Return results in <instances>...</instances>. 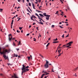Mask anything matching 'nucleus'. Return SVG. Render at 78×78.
Here are the masks:
<instances>
[{
	"label": "nucleus",
	"instance_id": "obj_1",
	"mask_svg": "<svg viewBox=\"0 0 78 78\" xmlns=\"http://www.w3.org/2000/svg\"><path fill=\"white\" fill-rule=\"evenodd\" d=\"M2 48L0 47V53L1 55H3V57H4V58L5 59V60L6 59H8V57H6V53H9V50H8L7 49H5L2 52Z\"/></svg>",
	"mask_w": 78,
	"mask_h": 78
},
{
	"label": "nucleus",
	"instance_id": "obj_2",
	"mask_svg": "<svg viewBox=\"0 0 78 78\" xmlns=\"http://www.w3.org/2000/svg\"><path fill=\"white\" fill-rule=\"evenodd\" d=\"M22 72L21 73L22 75H23V74L24 73L26 72L27 71H29V69H26L25 68V66L24 65H23V67L22 69Z\"/></svg>",
	"mask_w": 78,
	"mask_h": 78
},
{
	"label": "nucleus",
	"instance_id": "obj_3",
	"mask_svg": "<svg viewBox=\"0 0 78 78\" xmlns=\"http://www.w3.org/2000/svg\"><path fill=\"white\" fill-rule=\"evenodd\" d=\"M9 38L8 40L9 41V42H11L12 41V40H14L16 39V38H14L12 39V36L11 35V34H9L8 35Z\"/></svg>",
	"mask_w": 78,
	"mask_h": 78
},
{
	"label": "nucleus",
	"instance_id": "obj_4",
	"mask_svg": "<svg viewBox=\"0 0 78 78\" xmlns=\"http://www.w3.org/2000/svg\"><path fill=\"white\" fill-rule=\"evenodd\" d=\"M43 15H44V16L45 17H46L45 18L46 20H49V18H50V15H46V13H43Z\"/></svg>",
	"mask_w": 78,
	"mask_h": 78
},
{
	"label": "nucleus",
	"instance_id": "obj_5",
	"mask_svg": "<svg viewBox=\"0 0 78 78\" xmlns=\"http://www.w3.org/2000/svg\"><path fill=\"white\" fill-rule=\"evenodd\" d=\"M46 63L44 65V68L45 69H47V68H48V64H49V62L47 60H46Z\"/></svg>",
	"mask_w": 78,
	"mask_h": 78
},
{
	"label": "nucleus",
	"instance_id": "obj_6",
	"mask_svg": "<svg viewBox=\"0 0 78 78\" xmlns=\"http://www.w3.org/2000/svg\"><path fill=\"white\" fill-rule=\"evenodd\" d=\"M34 15H32L30 17V19H31V20H32L33 21H34V19H33L34 17Z\"/></svg>",
	"mask_w": 78,
	"mask_h": 78
},
{
	"label": "nucleus",
	"instance_id": "obj_7",
	"mask_svg": "<svg viewBox=\"0 0 78 78\" xmlns=\"http://www.w3.org/2000/svg\"><path fill=\"white\" fill-rule=\"evenodd\" d=\"M32 6L33 7V8L35 9V7L34 6V3H33V2H32Z\"/></svg>",
	"mask_w": 78,
	"mask_h": 78
},
{
	"label": "nucleus",
	"instance_id": "obj_8",
	"mask_svg": "<svg viewBox=\"0 0 78 78\" xmlns=\"http://www.w3.org/2000/svg\"><path fill=\"white\" fill-rule=\"evenodd\" d=\"M61 49H59L58 51V54H60V52H61Z\"/></svg>",
	"mask_w": 78,
	"mask_h": 78
},
{
	"label": "nucleus",
	"instance_id": "obj_9",
	"mask_svg": "<svg viewBox=\"0 0 78 78\" xmlns=\"http://www.w3.org/2000/svg\"><path fill=\"white\" fill-rule=\"evenodd\" d=\"M38 23H39V24H42V25H44V23H42V22H38Z\"/></svg>",
	"mask_w": 78,
	"mask_h": 78
},
{
	"label": "nucleus",
	"instance_id": "obj_10",
	"mask_svg": "<svg viewBox=\"0 0 78 78\" xmlns=\"http://www.w3.org/2000/svg\"><path fill=\"white\" fill-rule=\"evenodd\" d=\"M28 8L29 9H30V11L31 12H32V10H31V8H30V7H29L28 6Z\"/></svg>",
	"mask_w": 78,
	"mask_h": 78
},
{
	"label": "nucleus",
	"instance_id": "obj_11",
	"mask_svg": "<svg viewBox=\"0 0 78 78\" xmlns=\"http://www.w3.org/2000/svg\"><path fill=\"white\" fill-rule=\"evenodd\" d=\"M45 75V74H43L41 75V78H43V76Z\"/></svg>",
	"mask_w": 78,
	"mask_h": 78
},
{
	"label": "nucleus",
	"instance_id": "obj_12",
	"mask_svg": "<svg viewBox=\"0 0 78 78\" xmlns=\"http://www.w3.org/2000/svg\"><path fill=\"white\" fill-rule=\"evenodd\" d=\"M14 56H16V57H17L18 55L17 54H14Z\"/></svg>",
	"mask_w": 78,
	"mask_h": 78
},
{
	"label": "nucleus",
	"instance_id": "obj_13",
	"mask_svg": "<svg viewBox=\"0 0 78 78\" xmlns=\"http://www.w3.org/2000/svg\"><path fill=\"white\" fill-rule=\"evenodd\" d=\"M39 15L40 16H41V17H44V16L43 15H42L41 14H39Z\"/></svg>",
	"mask_w": 78,
	"mask_h": 78
},
{
	"label": "nucleus",
	"instance_id": "obj_14",
	"mask_svg": "<svg viewBox=\"0 0 78 78\" xmlns=\"http://www.w3.org/2000/svg\"><path fill=\"white\" fill-rule=\"evenodd\" d=\"M59 42V41H54L53 43V44H55V43H58Z\"/></svg>",
	"mask_w": 78,
	"mask_h": 78
},
{
	"label": "nucleus",
	"instance_id": "obj_15",
	"mask_svg": "<svg viewBox=\"0 0 78 78\" xmlns=\"http://www.w3.org/2000/svg\"><path fill=\"white\" fill-rule=\"evenodd\" d=\"M22 28H23V27H19V29L20 30H22Z\"/></svg>",
	"mask_w": 78,
	"mask_h": 78
},
{
	"label": "nucleus",
	"instance_id": "obj_16",
	"mask_svg": "<svg viewBox=\"0 0 78 78\" xmlns=\"http://www.w3.org/2000/svg\"><path fill=\"white\" fill-rule=\"evenodd\" d=\"M46 74H45V75H47L49 74V73H47L46 72L45 73Z\"/></svg>",
	"mask_w": 78,
	"mask_h": 78
},
{
	"label": "nucleus",
	"instance_id": "obj_17",
	"mask_svg": "<svg viewBox=\"0 0 78 78\" xmlns=\"http://www.w3.org/2000/svg\"><path fill=\"white\" fill-rule=\"evenodd\" d=\"M20 41H19L18 42L19 44H18V45H20Z\"/></svg>",
	"mask_w": 78,
	"mask_h": 78
},
{
	"label": "nucleus",
	"instance_id": "obj_18",
	"mask_svg": "<svg viewBox=\"0 0 78 78\" xmlns=\"http://www.w3.org/2000/svg\"><path fill=\"white\" fill-rule=\"evenodd\" d=\"M14 22V20H12V22L11 23V25H12L13 24V22Z\"/></svg>",
	"mask_w": 78,
	"mask_h": 78
},
{
	"label": "nucleus",
	"instance_id": "obj_19",
	"mask_svg": "<svg viewBox=\"0 0 78 78\" xmlns=\"http://www.w3.org/2000/svg\"><path fill=\"white\" fill-rule=\"evenodd\" d=\"M73 43V42L71 41L69 42V44H72Z\"/></svg>",
	"mask_w": 78,
	"mask_h": 78
},
{
	"label": "nucleus",
	"instance_id": "obj_20",
	"mask_svg": "<svg viewBox=\"0 0 78 78\" xmlns=\"http://www.w3.org/2000/svg\"><path fill=\"white\" fill-rule=\"evenodd\" d=\"M27 11L28 12H30L29 11V9H27Z\"/></svg>",
	"mask_w": 78,
	"mask_h": 78
},
{
	"label": "nucleus",
	"instance_id": "obj_21",
	"mask_svg": "<svg viewBox=\"0 0 78 78\" xmlns=\"http://www.w3.org/2000/svg\"><path fill=\"white\" fill-rule=\"evenodd\" d=\"M35 15H36V16H37L38 17H39V15L37 14V13H35Z\"/></svg>",
	"mask_w": 78,
	"mask_h": 78
},
{
	"label": "nucleus",
	"instance_id": "obj_22",
	"mask_svg": "<svg viewBox=\"0 0 78 78\" xmlns=\"http://www.w3.org/2000/svg\"><path fill=\"white\" fill-rule=\"evenodd\" d=\"M37 11L38 12H41V11H39V10H37Z\"/></svg>",
	"mask_w": 78,
	"mask_h": 78
},
{
	"label": "nucleus",
	"instance_id": "obj_23",
	"mask_svg": "<svg viewBox=\"0 0 78 78\" xmlns=\"http://www.w3.org/2000/svg\"><path fill=\"white\" fill-rule=\"evenodd\" d=\"M66 45H64L63 46V47H64L65 48H66V47L65 46H66Z\"/></svg>",
	"mask_w": 78,
	"mask_h": 78
},
{
	"label": "nucleus",
	"instance_id": "obj_24",
	"mask_svg": "<svg viewBox=\"0 0 78 78\" xmlns=\"http://www.w3.org/2000/svg\"><path fill=\"white\" fill-rule=\"evenodd\" d=\"M29 67V66H27V67L25 66V69H28Z\"/></svg>",
	"mask_w": 78,
	"mask_h": 78
},
{
	"label": "nucleus",
	"instance_id": "obj_25",
	"mask_svg": "<svg viewBox=\"0 0 78 78\" xmlns=\"http://www.w3.org/2000/svg\"><path fill=\"white\" fill-rule=\"evenodd\" d=\"M13 46H16V44H15V43H14V42H13Z\"/></svg>",
	"mask_w": 78,
	"mask_h": 78
},
{
	"label": "nucleus",
	"instance_id": "obj_26",
	"mask_svg": "<svg viewBox=\"0 0 78 78\" xmlns=\"http://www.w3.org/2000/svg\"><path fill=\"white\" fill-rule=\"evenodd\" d=\"M27 58H28V60H30V57H27Z\"/></svg>",
	"mask_w": 78,
	"mask_h": 78
},
{
	"label": "nucleus",
	"instance_id": "obj_27",
	"mask_svg": "<svg viewBox=\"0 0 78 78\" xmlns=\"http://www.w3.org/2000/svg\"><path fill=\"white\" fill-rule=\"evenodd\" d=\"M2 11H3V9H0V12H2Z\"/></svg>",
	"mask_w": 78,
	"mask_h": 78
},
{
	"label": "nucleus",
	"instance_id": "obj_28",
	"mask_svg": "<svg viewBox=\"0 0 78 78\" xmlns=\"http://www.w3.org/2000/svg\"><path fill=\"white\" fill-rule=\"evenodd\" d=\"M49 44H50V43H48V44H47V45H46V47H47L48 46Z\"/></svg>",
	"mask_w": 78,
	"mask_h": 78
},
{
	"label": "nucleus",
	"instance_id": "obj_29",
	"mask_svg": "<svg viewBox=\"0 0 78 78\" xmlns=\"http://www.w3.org/2000/svg\"><path fill=\"white\" fill-rule=\"evenodd\" d=\"M29 6H31V3L30 2H29Z\"/></svg>",
	"mask_w": 78,
	"mask_h": 78
},
{
	"label": "nucleus",
	"instance_id": "obj_30",
	"mask_svg": "<svg viewBox=\"0 0 78 78\" xmlns=\"http://www.w3.org/2000/svg\"><path fill=\"white\" fill-rule=\"evenodd\" d=\"M52 72H55V71H54V70H53V68L52 69Z\"/></svg>",
	"mask_w": 78,
	"mask_h": 78
},
{
	"label": "nucleus",
	"instance_id": "obj_31",
	"mask_svg": "<svg viewBox=\"0 0 78 78\" xmlns=\"http://www.w3.org/2000/svg\"><path fill=\"white\" fill-rule=\"evenodd\" d=\"M62 37H63V38H64V34H63L62 36Z\"/></svg>",
	"mask_w": 78,
	"mask_h": 78
},
{
	"label": "nucleus",
	"instance_id": "obj_32",
	"mask_svg": "<svg viewBox=\"0 0 78 78\" xmlns=\"http://www.w3.org/2000/svg\"><path fill=\"white\" fill-rule=\"evenodd\" d=\"M69 34H68V35L67 36H66L65 37H69Z\"/></svg>",
	"mask_w": 78,
	"mask_h": 78
},
{
	"label": "nucleus",
	"instance_id": "obj_33",
	"mask_svg": "<svg viewBox=\"0 0 78 78\" xmlns=\"http://www.w3.org/2000/svg\"><path fill=\"white\" fill-rule=\"evenodd\" d=\"M39 2V3H41V0H38L37 1V2Z\"/></svg>",
	"mask_w": 78,
	"mask_h": 78
},
{
	"label": "nucleus",
	"instance_id": "obj_34",
	"mask_svg": "<svg viewBox=\"0 0 78 78\" xmlns=\"http://www.w3.org/2000/svg\"><path fill=\"white\" fill-rule=\"evenodd\" d=\"M58 11H57L55 13V14H58Z\"/></svg>",
	"mask_w": 78,
	"mask_h": 78
},
{
	"label": "nucleus",
	"instance_id": "obj_35",
	"mask_svg": "<svg viewBox=\"0 0 78 78\" xmlns=\"http://www.w3.org/2000/svg\"><path fill=\"white\" fill-rule=\"evenodd\" d=\"M39 19H40L41 20H43L42 18H39Z\"/></svg>",
	"mask_w": 78,
	"mask_h": 78
},
{
	"label": "nucleus",
	"instance_id": "obj_36",
	"mask_svg": "<svg viewBox=\"0 0 78 78\" xmlns=\"http://www.w3.org/2000/svg\"><path fill=\"white\" fill-rule=\"evenodd\" d=\"M54 41H58V39L57 38H56V39L54 40Z\"/></svg>",
	"mask_w": 78,
	"mask_h": 78
},
{
	"label": "nucleus",
	"instance_id": "obj_37",
	"mask_svg": "<svg viewBox=\"0 0 78 78\" xmlns=\"http://www.w3.org/2000/svg\"><path fill=\"white\" fill-rule=\"evenodd\" d=\"M59 27H60V28H63V27H61V26H59Z\"/></svg>",
	"mask_w": 78,
	"mask_h": 78
},
{
	"label": "nucleus",
	"instance_id": "obj_38",
	"mask_svg": "<svg viewBox=\"0 0 78 78\" xmlns=\"http://www.w3.org/2000/svg\"><path fill=\"white\" fill-rule=\"evenodd\" d=\"M55 27V25H52L51 26V27L52 28H53V27Z\"/></svg>",
	"mask_w": 78,
	"mask_h": 78
},
{
	"label": "nucleus",
	"instance_id": "obj_39",
	"mask_svg": "<svg viewBox=\"0 0 78 78\" xmlns=\"http://www.w3.org/2000/svg\"><path fill=\"white\" fill-rule=\"evenodd\" d=\"M61 53L59 54V55H58V56H61Z\"/></svg>",
	"mask_w": 78,
	"mask_h": 78
},
{
	"label": "nucleus",
	"instance_id": "obj_40",
	"mask_svg": "<svg viewBox=\"0 0 78 78\" xmlns=\"http://www.w3.org/2000/svg\"><path fill=\"white\" fill-rule=\"evenodd\" d=\"M20 19H21V18H19L18 20L17 21H19V20H20Z\"/></svg>",
	"mask_w": 78,
	"mask_h": 78
},
{
	"label": "nucleus",
	"instance_id": "obj_41",
	"mask_svg": "<svg viewBox=\"0 0 78 78\" xmlns=\"http://www.w3.org/2000/svg\"><path fill=\"white\" fill-rule=\"evenodd\" d=\"M61 48V47H58V48H57V50H58V48Z\"/></svg>",
	"mask_w": 78,
	"mask_h": 78
},
{
	"label": "nucleus",
	"instance_id": "obj_42",
	"mask_svg": "<svg viewBox=\"0 0 78 78\" xmlns=\"http://www.w3.org/2000/svg\"><path fill=\"white\" fill-rule=\"evenodd\" d=\"M17 33H20V31H19V30H17Z\"/></svg>",
	"mask_w": 78,
	"mask_h": 78
},
{
	"label": "nucleus",
	"instance_id": "obj_43",
	"mask_svg": "<svg viewBox=\"0 0 78 78\" xmlns=\"http://www.w3.org/2000/svg\"><path fill=\"white\" fill-rule=\"evenodd\" d=\"M78 68V66L75 69V70H76Z\"/></svg>",
	"mask_w": 78,
	"mask_h": 78
},
{
	"label": "nucleus",
	"instance_id": "obj_44",
	"mask_svg": "<svg viewBox=\"0 0 78 78\" xmlns=\"http://www.w3.org/2000/svg\"><path fill=\"white\" fill-rule=\"evenodd\" d=\"M16 50L17 51H18V50H19V49L16 48Z\"/></svg>",
	"mask_w": 78,
	"mask_h": 78
},
{
	"label": "nucleus",
	"instance_id": "obj_45",
	"mask_svg": "<svg viewBox=\"0 0 78 78\" xmlns=\"http://www.w3.org/2000/svg\"><path fill=\"white\" fill-rule=\"evenodd\" d=\"M16 17V16H14V17L13 18H12V19H14V18Z\"/></svg>",
	"mask_w": 78,
	"mask_h": 78
},
{
	"label": "nucleus",
	"instance_id": "obj_46",
	"mask_svg": "<svg viewBox=\"0 0 78 78\" xmlns=\"http://www.w3.org/2000/svg\"><path fill=\"white\" fill-rule=\"evenodd\" d=\"M30 35V34H27L26 35V36H29Z\"/></svg>",
	"mask_w": 78,
	"mask_h": 78
},
{
	"label": "nucleus",
	"instance_id": "obj_47",
	"mask_svg": "<svg viewBox=\"0 0 78 78\" xmlns=\"http://www.w3.org/2000/svg\"><path fill=\"white\" fill-rule=\"evenodd\" d=\"M61 45V44H60L58 46L59 47H60Z\"/></svg>",
	"mask_w": 78,
	"mask_h": 78
},
{
	"label": "nucleus",
	"instance_id": "obj_48",
	"mask_svg": "<svg viewBox=\"0 0 78 78\" xmlns=\"http://www.w3.org/2000/svg\"><path fill=\"white\" fill-rule=\"evenodd\" d=\"M43 72H44V73H46V72H45V71H43L42 72V73H43Z\"/></svg>",
	"mask_w": 78,
	"mask_h": 78
},
{
	"label": "nucleus",
	"instance_id": "obj_49",
	"mask_svg": "<svg viewBox=\"0 0 78 78\" xmlns=\"http://www.w3.org/2000/svg\"><path fill=\"white\" fill-rule=\"evenodd\" d=\"M69 43H67L66 45H69Z\"/></svg>",
	"mask_w": 78,
	"mask_h": 78
},
{
	"label": "nucleus",
	"instance_id": "obj_50",
	"mask_svg": "<svg viewBox=\"0 0 78 78\" xmlns=\"http://www.w3.org/2000/svg\"><path fill=\"white\" fill-rule=\"evenodd\" d=\"M40 56H41V57H43V56H42V55H40Z\"/></svg>",
	"mask_w": 78,
	"mask_h": 78
},
{
	"label": "nucleus",
	"instance_id": "obj_51",
	"mask_svg": "<svg viewBox=\"0 0 78 78\" xmlns=\"http://www.w3.org/2000/svg\"><path fill=\"white\" fill-rule=\"evenodd\" d=\"M69 46H71V45H71V44H69Z\"/></svg>",
	"mask_w": 78,
	"mask_h": 78
},
{
	"label": "nucleus",
	"instance_id": "obj_52",
	"mask_svg": "<svg viewBox=\"0 0 78 78\" xmlns=\"http://www.w3.org/2000/svg\"><path fill=\"white\" fill-rule=\"evenodd\" d=\"M26 6H28V4L27 3V4H26Z\"/></svg>",
	"mask_w": 78,
	"mask_h": 78
},
{
	"label": "nucleus",
	"instance_id": "obj_53",
	"mask_svg": "<svg viewBox=\"0 0 78 78\" xmlns=\"http://www.w3.org/2000/svg\"><path fill=\"white\" fill-rule=\"evenodd\" d=\"M36 29H37V30H38V27H36Z\"/></svg>",
	"mask_w": 78,
	"mask_h": 78
},
{
	"label": "nucleus",
	"instance_id": "obj_54",
	"mask_svg": "<svg viewBox=\"0 0 78 78\" xmlns=\"http://www.w3.org/2000/svg\"><path fill=\"white\" fill-rule=\"evenodd\" d=\"M35 24H36V23H33V25H35Z\"/></svg>",
	"mask_w": 78,
	"mask_h": 78
},
{
	"label": "nucleus",
	"instance_id": "obj_55",
	"mask_svg": "<svg viewBox=\"0 0 78 78\" xmlns=\"http://www.w3.org/2000/svg\"><path fill=\"white\" fill-rule=\"evenodd\" d=\"M0 75H1V76H2L3 75V74H0Z\"/></svg>",
	"mask_w": 78,
	"mask_h": 78
},
{
	"label": "nucleus",
	"instance_id": "obj_56",
	"mask_svg": "<svg viewBox=\"0 0 78 78\" xmlns=\"http://www.w3.org/2000/svg\"><path fill=\"white\" fill-rule=\"evenodd\" d=\"M69 45H68V46H66V47H67V48H68V47H69Z\"/></svg>",
	"mask_w": 78,
	"mask_h": 78
},
{
	"label": "nucleus",
	"instance_id": "obj_57",
	"mask_svg": "<svg viewBox=\"0 0 78 78\" xmlns=\"http://www.w3.org/2000/svg\"><path fill=\"white\" fill-rule=\"evenodd\" d=\"M62 24V22H60L59 23V24Z\"/></svg>",
	"mask_w": 78,
	"mask_h": 78
},
{
	"label": "nucleus",
	"instance_id": "obj_58",
	"mask_svg": "<svg viewBox=\"0 0 78 78\" xmlns=\"http://www.w3.org/2000/svg\"><path fill=\"white\" fill-rule=\"evenodd\" d=\"M27 14H28V15H30V13H27Z\"/></svg>",
	"mask_w": 78,
	"mask_h": 78
},
{
	"label": "nucleus",
	"instance_id": "obj_59",
	"mask_svg": "<svg viewBox=\"0 0 78 78\" xmlns=\"http://www.w3.org/2000/svg\"><path fill=\"white\" fill-rule=\"evenodd\" d=\"M18 2H20V0H18Z\"/></svg>",
	"mask_w": 78,
	"mask_h": 78
},
{
	"label": "nucleus",
	"instance_id": "obj_60",
	"mask_svg": "<svg viewBox=\"0 0 78 78\" xmlns=\"http://www.w3.org/2000/svg\"><path fill=\"white\" fill-rule=\"evenodd\" d=\"M42 2H42L41 4V5H42Z\"/></svg>",
	"mask_w": 78,
	"mask_h": 78
},
{
	"label": "nucleus",
	"instance_id": "obj_61",
	"mask_svg": "<svg viewBox=\"0 0 78 78\" xmlns=\"http://www.w3.org/2000/svg\"><path fill=\"white\" fill-rule=\"evenodd\" d=\"M34 41H36V39H34Z\"/></svg>",
	"mask_w": 78,
	"mask_h": 78
},
{
	"label": "nucleus",
	"instance_id": "obj_62",
	"mask_svg": "<svg viewBox=\"0 0 78 78\" xmlns=\"http://www.w3.org/2000/svg\"><path fill=\"white\" fill-rule=\"evenodd\" d=\"M21 33H23V30H22L21 31Z\"/></svg>",
	"mask_w": 78,
	"mask_h": 78
},
{
	"label": "nucleus",
	"instance_id": "obj_63",
	"mask_svg": "<svg viewBox=\"0 0 78 78\" xmlns=\"http://www.w3.org/2000/svg\"><path fill=\"white\" fill-rule=\"evenodd\" d=\"M31 26H29V28H31Z\"/></svg>",
	"mask_w": 78,
	"mask_h": 78
},
{
	"label": "nucleus",
	"instance_id": "obj_64",
	"mask_svg": "<svg viewBox=\"0 0 78 78\" xmlns=\"http://www.w3.org/2000/svg\"><path fill=\"white\" fill-rule=\"evenodd\" d=\"M44 78H47V76H45L44 77Z\"/></svg>",
	"mask_w": 78,
	"mask_h": 78
}]
</instances>
